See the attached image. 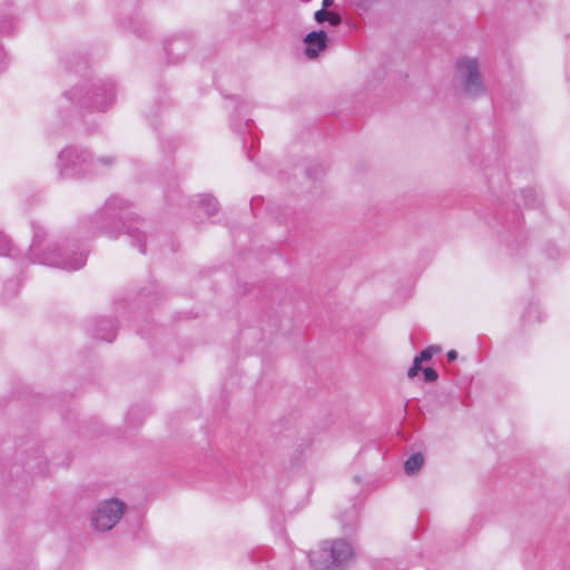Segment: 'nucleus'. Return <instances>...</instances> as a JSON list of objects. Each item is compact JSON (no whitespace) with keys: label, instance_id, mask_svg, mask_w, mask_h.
<instances>
[{"label":"nucleus","instance_id":"nucleus-1","mask_svg":"<svg viewBox=\"0 0 570 570\" xmlns=\"http://www.w3.org/2000/svg\"><path fill=\"white\" fill-rule=\"evenodd\" d=\"M308 558L314 570H344L353 560L354 550L345 539L324 540Z\"/></svg>","mask_w":570,"mask_h":570},{"label":"nucleus","instance_id":"nucleus-2","mask_svg":"<svg viewBox=\"0 0 570 570\" xmlns=\"http://www.w3.org/2000/svg\"><path fill=\"white\" fill-rule=\"evenodd\" d=\"M455 77L463 92L469 97H479L485 92L479 60L462 57L455 62Z\"/></svg>","mask_w":570,"mask_h":570},{"label":"nucleus","instance_id":"nucleus-3","mask_svg":"<svg viewBox=\"0 0 570 570\" xmlns=\"http://www.w3.org/2000/svg\"><path fill=\"white\" fill-rule=\"evenodd\" d=\"M125 510L126 504L119 499L102 500L91 512V525L98 531H109L120 521Z\"/></svg>","mask_w":570,"mask_h":570},{"label":"nucleus","instance_id":"nucleus-4","mask_svg":"<svg viewBox=\"0 0 570 570\" xmlns=\"http://www.w3.org/2000/svg\"><path fill=\"white\" fill-rule=\"evenodd\" d=\"M304 42L306 43L305 53L308 58H316L321 51L327 46V35L325 31H312L306 35Z\"/></svg>","mask_w":570,"mask_h":570},{"label":"nucleus","instance_id":"nucleus-5","mask_svg":"<svg viewBox=\"0 0 570 570\" xmlns=\"http://www.w3.org/2000/svg\"><path fill=\"white\" fill-rule=\"evenodd\" d=\"M424 458L422 454L416 453L411 455L404 463V470L409 475L416 473L423 465Z\"/></svg>","mask_w":570,"mask_h":570},{"label":"nucleus","instance_id":"nucleus-6","mask_svg":"<svg viewBox=\"0 0 570 570\" xmlns=\"http://www.w3.org/2000/svg\"><path fill=\"white\" fill-rule=\"evenodd\" d=\"M100 326L97 328L96 335L98 338L111 342L114 337L116 336V328L114 326V323H98Z\"/></svg>","mask_w":570,"mask_h":570},{"label":"nucleus","instance_id":"nucleus-7","mask_svg":"<svg viewBox=\"0 0 570 570\" xmlns=\"http://www.w3.org/2000/svg\"><path fill=\"white\" fill-rule=\"evenodd\" d=\"M441 352V347L439 345H431L429 347H426L425 350H423L420 355H417L416 357L422 361V362H426V361H430L433 355L438 354Z\"/></svg>","mask_w":570,"mask_h":570},{"label":"nucleus","instance_id":"nucleus-8","mask_svg":"<svg viewBox=\"0 0 570 570\" xmlns=\"http://www.w3.org/2000/svg\"><path fill=\"white\" fill-rule=\"evenodd\" d=\"M202 206L206 209L209 215H214L217 212V202L212 196H205L202 199Z\"/></svg>","mask_w":570,"mask_h":570},{"label":"nucleus","instance_id":"nucleus-9","mask_svg":"<svg viewBox=\"0 0 570 570\" xmlns=\"http://www.w3.org/2000/svg\"><path fill=\"white\" fill-rule=\"evenodd\" d=\"M422 361H420L417 357L414 358L413 365L407 371V376L410 379H413L417 375V373L422 370Z\"/></svg>","mask_w":570,"mask_h":570},{"label":"nucleus","instance_id":"nucleus-10","mask_svg":"<svg viewBox=\"0 0 570 570\" xmlns=\"http://www.w3.org/2000/svg\"><path fill=\"white\" fill-rule=\"evenodd\" d=\"M423 371V374H424V380L426 382H435L438 380V373L435 370H433L432 367H425V368H422Z\"/></svg>","mask_w":570,"mask_h":570},{"label":"nucleus","instance_id":"nucleus-11","mask_svg":"<svg viewBox=\"0 0 570 570\" xmlns=\"http://www.w3.org/2000/svg\"><path fill=\"white\" fill-rule=\"evenodd\" d=\"M327 18H330V11H327L324 8L315 12V20L318 23H323V22L327 21Z\"/></svg>","mask_w":570,"mask_h":570},{"label":"nucleus","instance_id":"nucleus-12","mask_svg":"<svg viewBox=\"0 0 570 570\" xmlns=\"http://www.w3.org/2000/svg\"><path fill=\"white\" fill-rule=\"evenodd\" d=\"M377 0H352V2L358 7V8H362V9H367L370 8L372 4H374Z\"/></svg>","mask_w":570,"mask_h":570},{"label":"nucleus","instance_id":"nucleus-13","mask_svg":"<svg viewBox=\"0 0 570 570\" xmlns=\"http://www.w3.org/2000/svg\"><path fill=\"white\" fill-rule=\"evenodd\" d=\"M327 21L332 26H338L341 23L342 19H341V17L337 13L330 12V18H327Z\"/></svg>","mask_w":570,"mask_h":570},{"label":"nucleus","instance_id":"nucleus-14","mask_svg":"<svg viewBox=\"0 0 570 570\" xmlns=\"http://www.w3.org/2000/svg\"><path fill=\"white\" fill-rule=\"evenodd\" d=\"M446 358H448L449 362L455 361L458 358L456 351H454V350L449 351L448 354H446Z\"/></svg>","mask_w":570,"mask_h":570},{"label":"nucleus","instance_id":"nucleus-15","mask_svg":"<svg viewBox=\"0 0 570 570\" xmlns=\"http://www.w3.org/2000/svg\"><path fill=\"white\" fill-rule=\"evenodd\" d=\"M334 0H323V8L326 9L333 4Z\"/></svg>","mask_w":570,"mask_h":570}]
</instances>
